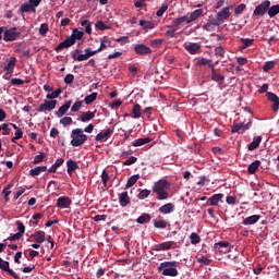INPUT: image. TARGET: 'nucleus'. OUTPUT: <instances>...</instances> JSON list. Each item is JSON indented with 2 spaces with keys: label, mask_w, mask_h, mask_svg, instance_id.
<instances>
[{
  "label": "nucleus",
  "mask_w": 279,
  "mask_h": 279,
  "mask_svg": "<svg viewBox=\"0 0 279 279\" xmlns=\"http://www.w3.org/2000/svg\"><path fill=\"white\" fill-rule=\"evenodd\" d=\"M78 52H80V50H76V52L72 53L73 60H77V62H84V61L88 60L89 57L86 54V52L84 54L77 56Z\"/></svg>",
  "instance_id": "f704fd0d"
},
{
  "label": "nucleus",
  "mask_w": 279,
  "mask_h": 279,
  "mask_svg": "<svg viewBox=\"0 0 279 279\" xmlns=\"http://www.w3.org/2000/svg\"><path fill=\"white\" fill-rule=\"evenodd\" d=\"M219 25H221V24H217V20H213V21L207 22L203 26V29H205V32H215L216 27H219Z\"/></svg>",
  "instance_id": "5701e85b"
},
{
  "label": "nucleus",
  "mask_w": 279,
  "mask_h": 279,
  "mask_svg": "<svg viewBox=\"0 0 279 279\" xmlns=\"http://www.w3.org/2000/svg\"><path fill=\"white\" fill-rule=\"evenodd\" d=\"M61 125L66 128V125H71L73 123V118L72 117H64L60 120Z\"/></svg>",
  "instance_id": "5fc2aeb1"
},
{
  "label": "nucleus",
  "mask_w": 279,
  "mask_h": 279,
  "mask_svg": "<svg viewBox=\"0 0 279 279\" xmlns=\"http://www.w3.org/2000/svg\"><path fill=\"white\" fill-rule=\"evenodd\" d=\"M279 14V4H275L272 7H268V16H270V19H274V16H278Z\"/></svg>",
  "instance_id": "e433bc0d"
},
{
  "label": "nucleus",
  "mask_w": 279,
  "mask_h": 279,
  "mask_svg": "<svg viewBox=\"0 0 279 279\" xmlns=\"http://www.w3.org/2000/svg\"><path fill=\"white\" fill-rule=\"evenodd\" d=\"M138 160V158L131 156L129 159H126L123 165L126 167H130L132 165H135V162Z\"/></svg>",
  "instance_id": "bf43d9fd"
},
{
  "label": "nucleus",
  "mask_w": 279,
  "mask_h": 279,
  "mask_svg": "<svg viewBox=\"0 0 279 279\" xmlns=\"http://www.w3.org/2000/svg\"><path fill=\"white\" fill-rule=\"evenodd\" d=\"M137 223H149L151 221V216L149 214H143L136 219Z\"/></svg>",
  "instance_id": "4c0bfd02"
},
{
  "label": "nucleus",
  "mask_w": 279,
  "mask_h": 279,
  "mask_svg": "<svg viewBox=\"0 0 279 279\" xmlns=\"http://www.w3.org/2000/svg\"><path fill=\"white\" fill-rule=\"evenodd\" d=\"M20 34L21 33H19L16 31V27L9 28L3 34V40L5 43H12V41L16 40V38H19Z\"/></svg>",
  "instance_id": "6e6552de"
},
{
  "label": "nucleus",
  "mask_w": 279,
  "mask_h": 279,
  "mask_svg": "<svg viewBox=\"0 0 279 279\" xmlns=\"http://www.w3.org/2000/svg\"><path fill=\"white\" fill-rule=\"evenodd\" d=\"M86 134H84V131H82V129H75L72 131V141H71V145H73V147H80V145H84V143H86Z\"/></svg>",
  "instance_id": "20e7f679"
},
{
  "label": "nucleus",
  "mask_w": 279,
  "mask_h": 279,
  "mask_svg": "<svg viewBox=\"0 0 279 279\" xmlns=\"http://www.w3.org/2000/svg\"><path fill=\"white\" fill-rule=\"evenodd\" d=\"M190 240L192 245H197V243H199L202 241V238H199V235L195 232L191 233L190 235Z\"/></svg>",
  "instance_id": "de8ad7c7"
},
{
  "label": "nucleus",
  "mask_w": 279,
  "mask_h": 279,
  "mask_svg": "<svg viewBox=\"0 0 279 279\" xmlns=\"http://www.w3.org/2000/svg\"><path fill=\"white\" fill-rule=\"evenodd\" d=\"M211 80L213 82H218V84H222L226 80L225 75H221L215 71V68L211 65Z\"/></svg>",
  "instance_id": "4be33fe9"
},
{
  "label": "nucleus",
  "mask_w": 279,
  "mask_h": 279,
  "mask_svg": "<svg viewBox=\"0 0 279 279\" xmlns=\"http://www.w3.org/2000/svg\"><path fill=\"white\" fill-rule=\"evenodd\" d=\"M258 167H260V161L258 160L253 161L247 168L248 173H256V171L258 170Z\"/></svg>",
  "instance_id": "58836bf2"
},
{
  "label": "nucleus",
  "mask_w": 279,
  "mask_h": 279,
  "mask_svg": "<svg viewBox=\"0 0 279 279\" xmlns=\"http://www.w3.org/2000/svg\"><path fill=\"white\" fill-rule=\"evenodd\" d=\"M267 97H268V100L271 101V104H272V107H271L272 112H278V110H279V97H278V95H276L274 93H268Z\"/></svg>",
  "instance_id": "dca6fc26"
},
{
  "label": "nucleus",
  "mask_w": 279,
  "mask_h": 279,
  "mask_svg": "<svg viewBox=\"0 0 279 279\" xmlns=\"http://www.w3.org/2000/svg\"><path fill=\"white\" fill-rule=\"evenodd\" d=\"M151 194L149 190H142L138 194V199H147V196Z\"/></svg>",
  "instance_id": "13d9d810"
},
{
  "label": "nucleus",
  "mask_w": 279,
  "mask_h": 279,
  "mask_svg": "<svg viewBox=\"0 0 279 279\" xmlns=\"http://www.w3.org/2000/svg\"><path fill=\"white\" fill-rule=\"evenodd\" d=\"M73 45H75V40L72 39L71 36H69L54 48V51H62V49H69V47H73Z\"/></svg>",
  "instance_id": "9d476101"
},
{
  "label": "nucleus",
  "mask_w": 279,
  "mask_h": 279,
  "mask_svg": "<svg viewBox=\"0 0 279 279\" xmlns=\"http://www.w3.org/2000/svg\"><path fill=\"white\" fill-rule=\"evenodd\" d=\"M66 167H68L66 172H68L69 175H73V172L77 171V169H80V166L73 159H69L66 161Z\"/></svg>",
  "instance_id": "a211bd4d"
},
{
  "label": "nucleus",
  "mask_w": 279,
  "mask_h": 279,
  "mask_svg": "<svg viewBox=\"0 0 279 279\" xmlns=\"http://www.w3.org/2000/svg\"><path fill=\"white\" fill-rule=\"evenodd\" d=\"M275 66H276V63L274 61H268L264 64L263 71L264 73H269V71L274 70Z\"/></svg>",
  "instance_id": "49530a36"
},
{
  "label": "nucleus",
  "mask_w": 279,
  "mask_h": 279,
  "mask_svg": "<svg viewBox=\"0 0 279 279\" xmlns=\"http://www.w3.org/2000/svg\"><path fill=\"white\" fill-rule=\"evenodd\" d=\"M82 27H85V32L87 34H93V23L88 20H84L81 22Z\"/></svg>",
  "instance_id": "c9c22d12"
},
{
  "label": "nucleus",
  "mask_w": 279,
  "mask_h": 279,
  "mask_svg": "<svg viewBox=\"0 0 279 279\" xmlns=\"http://www.w3.org/2000/svg\"><path fill=\"white\" fill-rule=\"evenodd\" d=\"M71 104H73L72 100L65 101L64 105L61 106V107L59 108V110L54 112L56 117H58V119H62V117H63L64 114H66V112H69V108H71Z\"/></svg>",
  "instance_id": "2eb2a0df"
},
{
  "label": "nucleus",
  "mask_w": 279,
  "mask_h": 279,
  "mask_svg": "<svg viewBox=\"0 0 279 279\" xmlns=\"http://www.w3.org/2000/svg\"><path fill=\"white\" fill-rule=\"evenodd\" d=\"M20 138H23V130L17 129L15 131L14 137L11 141L12 143H16V141H20Z\"/></svg>",
  "instance_id": "6e6d98bb"
},
{
  "label": "nucleus",
  "mask_w": 279,
  "mask_h": 279,
  "mask_svg": "<svg viewBox=\"0 0 279 279\" xmlns=\"http://www.w3.org/2000/svg\"><path fill=\"white\" fill-rule=\"evenodd\" d=\"M62 94V89L58 88L57 90L50 93V94H47V98L48 99H58V97H60V95Z\"/></svg>",
  "instance_id": "09e8293b"
},
{
  "label": "nucleus",
  "mask_w": 279,
  "mask_h": 279,
  "mask_svg": "<svg viewBox=\"0 0 279 279\" xmlns=\"http://www.w3.org/2000/svg\"><path fill=\"white\" fill-rule=\"evenodd\" d=\"M175 245V242L173 241H168L159 244V250H162L163 252L167 250H171Z\"/></svg>",
  "instance_id": "79ce46f5"
},
{
  "label": "nucleus",
  "mask_w": 279,
  "mask_h": 279,
  "mask_svg": "<svg viewBox=\"0 0 279 279\" xmlns=\"http://www.w3.org/2000/svg\"><path fill=\"white\" fill-rule=\"evenodd\" d=\"M230 10H233V7L232 5H229V7H225L221 9V11H219L216 15V24L217 25H223V23H226V21H228L231 16V12Z\"/></svg>",
  "instance_id": "39448f33"
},
{
  "label": "nucleus",
  "mask_w": 279,
  "mask_h": 279,
  "mask_svg": "<svg viewBox=\"0 0 279 279\" xmlns=\"http://www.w3.org/2000/svg\"><path fill=\"white\" fill-rule=\"evenodd\" d=\"M245 3H241L234 9V14L239 16V14H243V11L245 10Z\"/></svg>",
  "instance_id": "4d7b16f0"
},
{
  "label": "nucleus",
  "mask_w": 279,
  "mask_h": 279,
  "mask_svg": "<svg viewBox=\"0 0 279 279\" xmlns=\"http://www.w3.org/2000/svg\"><path fill=\"white\" fill-rule=\"evenodd\" d=\"M20 12L21 14H23L24 12H36V9L29 2H25L21 5Z\"/></svg>",
  "instance_id": "7c9ffc66"
},
{
  "label": "nucleus",
  "mask_w": 279,
  "mask_h": 279,
  "mask_svg": "<svg viewBox=\"0 0 279 279\" xmlns=\"http://www.w3.org/2000/svg\"><path fill=\"white\" fill-rule=\"evenodd\" d=\"M134 51L138 56H147L151 53V48H149L148 46H145V44H137L134 47Z\"/></svg>",
  "instance_id": "ddd939ff"
},
{
  "label": "nucleus",
  "mask_w": 279,
  "mask_h": 279,
  "mask_svg": "<svg viewBox=\"0 0 279 279\" xmlns=\"http://www.w3.org/2000/svg\"><path fill=\"white\" fill-rule=\"evenodd\" d=\"M0 269H2V271H7L8 274H10V276H12V278L14 279H21V277H19L17 274L10 268V263L3 260L1 257H0Z\"/></svg>",
  "instance_id": "9b49d317"
},
{
  "label": "nucleus",
  "mask_w": 279,
  "mask_h": 279,
  "mask_svg": "<svg viewBox=\"0 0 279 279\" xmlns=\"http://www.w3.org/2000/svg\"><path fill=\"white\" fill-rule=\"evenodd\" d=\"M32 236L36 243H45V232L37 231Z\"/></svg>",
  "instance_id": "473e14b6"
},
{
  "label": "nucleus",
  "mask_w": 279,
  "mask_h": 279,
  "mask_svg": "<svg viewBox=\"0 0 279 279\" xmlns=\"http://www.w3.org/2000/svg\"><path fill=\"white\" fill-rule=\"evenodd\" d=\"M82 104H83L82 100L74 102L71 108V112H80V110H82Z\"/></svg>",
  "instance_id": "864d4df0"
},
{
  "label": "nucleus",
  "mask_w": 279,
  "mask_h": 279,
  "mask_svg": "<svg viewBox=\"0 0 279 279\" xmlns=\"http://www.w3.org/2000/svg\"><path fill=\"white\" fill-rule=\"evenodd\" d=\"M133 119H141V105L136 104L133 107Z\"/></svg>",
  "instance_id": "8fccbe9b"
},
{
  "label": "nucleus",
  "mask_w": 279,
  "mask_h": 279,
  "mask_svg": "<svg viewBox=\"0 0 279 279\" xmlns=\"http://www.w3.org/2000/svg\"><path fill=\"white\" fill-rule=\"evenodd\" d=\"M92 119H95V112L87 111L83 112L78 118L77 121H82V123H86L87 121H92Z\"/></svg>",
  "instance_id": "412c9836"
},
{
  "label": "nucleus",
  "mask_w": 279,
  "mask_h": 279,
  "mask_svg": "<svg viewBox=\"0 0 279 279\" xmlns=\"http://www.w3.org/2000/svg\"><path fill=\"white\" fill-rule=\"evenodd\" d=\"M260 141H263V137L256 136L253 138V142L248 145V151H254L260 145Z\"/></svg>",
  "instance_id": "c756f323"
},
{
  "label": "nucleus",
  "mask_w": 279,
  "mask_h": 279,
  "mask_svg": "<svg viewBox=\"0 0 279 279\" xmlns=\"http://www.w3.org/2000/svg\"><path fill=\"white\" fill-rule=\"evenodd\" d=\"M169 29L166 32V36H169L170 38H174L175 37V32H178V29H180V26H178L177 23H174L171 26H168Z\"/></svg>",
  "instance_id": "cd10ccee"
},
{
  "label": "nucleus",
  "mask_w": 279,
  "mask_h": 279,
  "mask_svg": "<svg viewBox=\"0 0 279 279\" xmlns=\"http://www.w3.org/2000/svg\"><path fill=\"white\" fill-rule=\"evenodd\" d=\"M47 32H49V24L44 23L39 27V34L40 36H47Z\"/></svg>",
  "instance_id": "3c124183"
},
{
  "label": "nucleus",
  "mask_w": 279,
  "mask_h": 279,
  "mask_svg": "<svg viewBox=\"0 0 279 279\" xmlns=\"http://www.w3.org/2000/svg\"><path fill=\"white\" fill-rule=\"evenodd\" d=\"M97 100V93H92L90 95L86 96L84 101L86 106H90L94 101Z\"/></svg>",
  "instance_id": "c03bdc74"
},
{
  "label": "nucleus",
  "mask_w": 279,
  "mask_h": 279,
  "mask_svg": "<svg viewBox=\"0 0 279 279\" xmlns=\"http://www.w3.org/2000/svg\"><path fill=\"white\" fill-rule=\"evenodd\" d=\"M201 16H204V10L196 9L193 12H189L187 14L180 16L174 20V23L180 27L183 23H186V25H191V23H195L197 19Z\"/></svg>",
  "instance_id": "f257e3e1"
},
{
  "label": "nucleus",
  "mask_w": 279,
  "mask_h": 279,
  "mask_svg": "<svg viewBox=\"0 0 279 279\" xmlns=\"http://www.w3.org/2000/svg\"><path fill=\"white\" fill-rule=\"evenodd\" d=\"M112 132V129H107L105 132L98 133L95 141H104L105 138H108V136H111Z\"/></svg>",
  "instance_id": "a878e982"
},
{
  "label": "nucleus",
  "mask_w": 279,
  "mask_h": 279,
  "mask_svg": "<svg viewBox=\"0 0 279 279\" xmlns=\"http://www.w3.org/2000/svg\"><path fill=\"white\" fill-rule=\"evenodd\" d=\"M226 53V50L223 49V47L218 46L215 49V54L219 56L220 58H223V54Z\"/></svg>",
  "instance_id": "0e129e2a"
},
{
  "label": "nucleus",
  "mask_w": 279,
  "mask_h": 279,
  "mask_svg": "<svg viewBox=\"0 0 279 279\" xmlns=\"http://www.w3.org/2000/svg\"><path fill=\"white\" fill-rule=\"evenodd\" d=\"M119 202L121 206H128L130 204V197L128 196V192H122L120 194Z\"/></svg>",
  "instance_id": "72a5a7b5"
},
{
  "label": "nucleus",
  "mask_w": 279,
  "mask_h": 279,
  "mask_svg": "<svg viewBox=\"0 0 279 279\" xmlns=\"http://www.w3.org/2000/svg\"><path fill=\"white\" fill-rule=\"evenodd\" d=\"M242 43V49H247V47H251L252 43H254V39H250V38H242L241 39Z\"/></svg>",
  "instance_id": "603ef678"
},
{
  "label": "nucleus",
  "mask_w": 279,
  "mask_h": 279,
  "mask_svg": "<svg viewBox=\"0 0 279 279\" xmlns=\"http://www.w3.org/2000/svg\"><path fill=\"white\" fill-rule=\"evenodd\" d=\"M70 37L74 40V43L76 40H82V38H84V33L80 29H73L72 34L70 35Z\"/></svg>",
  "instance_id": "2f4dec72"
},
{
  "label": "nucleus",
  "mask_w": 279,
  "mask_h": 279,
  "mask_svg": "<svg viewBox=\"0 0 279 279\" xmlns=\"http://www.w3.org/2000/svg\"><path fill=\"white\" fill-rule=\"evenodd\" d=\"M185 49L186 51H189V53H191L192 56H195V53H197V51H199L202 47L199 46V44H190L185 46Z\"/></svg>",
  "instance_id": "393cba45"
},
{
  "label": "nucleus",
  "mask_w": 279,
  "mask_h": 279,
  "mask_svg": "<svg viewBox=\"0 0 279 279\" xmlns=\"http://www.w3.org/2000/svg\"><path fill=\"white\" fill-rule=\"evenodd\" d=\"M11 186H12V184H9L8 187L2 191V193H3V195H4L5 202H10V193H12V192L10 191V187H11Z\"/></svg>",
  "instance_id": "e2e57ef3"
},
{
  "label": "nucleus",
  "mask_w": 279,
  "mask_h": 279,
  "mask_svg": "<svg viewBox=\"0 0 279 279\" xmlns=\"http://www.w3.org/2000/svg\"><path fill=\"white\" fill-rule=\"evenodd\" d=\"M7 64H4L3 70L5 71L7 75H12L14 73V69L16 68V57H11L5 59Z\"/></svg>",
  "instance_id": "1a4fd4ad"
},
{
  "label": "nucleus",
  "mask_w": 279,
  "mask_h": 279,
  "mask_svg": "<svg viewBox=\"0 0 279 279\" xmlns=\"http://www.w3.org/2000/svg\"><path fill=\"white\" fill-rule=\"evenodd\" d=\"M155 228H158L159 230H165L167 228V220H154Z\"/></svg>",
  "instance_id": "a18cd8bd"
},
{
  "label": "nucleus",
  "mask_w": 279,
  "mask_h": 279,
  "mask_svg": "<svg viewBox=\"0 0 279 279\" xmlns=\"http://www.w3.org/2000/svg\"><path fill=\"white\" fill-rule=\"evenodd\" d=\"M197 260L202 265H210V259H208L207 257L201 256V257H197Z\"/></svg>",
  "instance_id": "774afa93"
},
{
  "label": "nucleus",
  "mask_w": 279,
  "mask_h": 279,
  "mask_svg": "<svg viewBox=\"0 0 279 279\" xmlns=\"http://www.w3.org/2000/svg\"><path fill=\"white\" fill-rule=\"evenodd\" d=\"M223 199V194H215L209 198L210 206H217Z\"/></svg>",
  "instance_id": "c85d7f7f"
},
{
  "label": "nucleus",
  "mask_w": 279,
  "mask_h": 279,
  "mask_svg": "<svg viewBox=\"0 0 279 279\" xmlns=\"http://www.w3.org/2000/svg\"><path fill=\"white\" fill-rule=\"evenodd\" d=\"M173 210H175V205L172 203L165 204L159 208V213H161V215H170Z\"/></svg>",
  "instance_id": "6ab92c4d"
},
{
  "label": "nucleus",
  "mask_w": 279,
  "mask_h": 279,
  "mask_svg": "<svg viewBox=\"0 0 279 279\" xmlns=\"http://www.w3.org/2000/svg\"><path fill=\"white\" fill-rule=\"evenodd\" d=\"M260 221L259 215H253L243 220V226H254V223H258Z\"/></svg>",
  "instance_id": "aec40b11"
},
{
  "label": "nucleus",
  "mask_w": 279,
  "mask_h": 279,
  "mask_svg": "<svg viewBox=\"0 0 279 279\" xmlns=\"http://www.w3.org/2000/svg\"><path fill=\"white\" fill-rule=\"evenodd\" d=\"M270 5H271V1H269V0L263 1L253 11V16H265V14H267Z\"/></svg>",
  "instance_id": "423d86ee"
},
{
  "label": "nucleus",
  "mask_w": 279,
  "mask_h": 279,
  "mask_svg": "<svg viewBox=\"0 0 279 279\" xmlns=\"http://www.w3.org/2000/svg\"><path fill=\"white\" fill-rule=\"evenodd\" d=\"M56 106H58V100H45L37 108V112H51V110H56Z\"/></svg>",
  "instance_id": "0eeeda50"
},
{
  "label": "nucleus",
  "mask_w": 279,
  "mask_h": 279,
  "mask_svg": "<svg viewBox=\"0 0 279 279\" xmlns=\"http://www.w3.org/2000/svg\"><path fill=\"white\" fill-rule=\"evenodd\" d=\"M110 47V40H108L106 37L100 39V47L97 49L98 53L99 51H104V49H108Z\"/></svg>",
  "instance_id": "a19ab883"
},
{
  "label": "nucleus",
  "mask_w": 279,
  "mask_h": 279,
  "mask_svg": "<svg viewBox=\"0 0 279 279\" xmlns=\"http://www.w3.org/2000/svg\"><path fill=\"white\" fill-rule=\"evenodd\" d=\"M75 80V76L73 74H68L65 77H64V82L65 84H73Z\"/></svg>",
  "instance_id": "338daca9"
},
{
  "label": "nucleus",
  "mask_w": 279,
  "mask_h": 279,
  "mask_svg": "<svg viewBox=\"0 0 279 279\" xmlns=\"http://www.w3.org/2000/svg\"><path fill=\"white\" fill-rule=\"evenodd\" d=\"M250 125H252V122H248L246 124H243L242 122L241 123H235L233 126H232V130L231 132L233 134L238 133V134H243L244 132H246V130H250Z\"/></svg>",
  "instance_id": "f8f14e48"
},
{
  "label": "nucleus",
  "mask_w": 279,
  "mask_h": 279,
  "mask_svg": "<svg viewBox=\"0 0 279 279\" xmlns=\"http://www.w3.org/2000/svg\"><path fill=\"white\" fill-rule=\"evenodd\" d=\"M140 25L143 29H154V22L151 21L141 20Z\"/></svg>",
  "instance_id": "37998d69"
},
{
  "label": "nucleus",
  "mask_w": 279,
  "mask_h": 279,
  "mask_svg": "<svg viewBox=\"0 0 279 279\" xmlns=\"http://www.w3.org/2000/svg\"><path fill=\"white\" fill-rule=\"evenodd\" d=\"M169 10V5L168 4H162L160 7V9L157 11V16H162V14H165V12Z\"/></svg>",
  "instance_id": "69168bd1"
},
{
  "label": "nucleus",
  "mask_w": 279,
  "mask_h": 279,
  "mask_svg": "<svg viewBox=\"0 0 279 279\" xmlns=\"http://www.w3.org/2000/svg\"><path fill=\"white\" fill-rule=\"evenodd\" d=\"M46 156L45 154H39L37 156H35L34 158V165H40V162H43L45 160Z\"/></svg>",
  "instance_id": "052dcab7"
},
{
  "label": "nucleus",
  "mask_w": 279,
  "mask_h": 279,
  "mask_svg": "<svg viewBox=\"0 0 279 279\" xmlns=\"http://www.w3.org/2000/svg\"><path fill=\"white\" fill-rule=\"evenodd\" d=\"M73 204L68 196H61L57 199V208H69Z\"/></svg>",
  "instance_id": "f3484780"
},
{
  "label": "nucleus",
  "mask_w": 279,
  "mask_h": 279,
  "mask_svg": "<svg viewBox=\"0 0 279 279\" xmlns=\"http://www.w3.org/2000/svg\"><path fill=\"white\" fill-rule=\"evenodd\" d=\"M141 179V175L138 174H134L132 175L126 183V189H131V186H134V184H136V182H138V180Z\"/></svg>",
  "instance_id": "ea45409f"
},
{
  "label": "nucleus",
  "mask_w": 279,
  "mask_h": 279,
  "mask_svg": "<svg viewBox=\"0 0 279 279\" xmlns=\"http://www.w3.org/2000/svg\"><path fill=\"white\" fill-rule=\"evenodd\" d=\"M147 143H151V138L149 137L137 138L132 143V145L133 147H143V145H147Z\"/></svg>",
  "instance_id": "b1692460"
},
{
  "label": "nucleus",
  "mask_w": 279,
  "mask_h": 279,
  "mask_svg": "<svg viewBox=\"0 0 279 279\" xmlns=\"http://www.w3.org/2000/svg\"><path fill=\"white\" fill-rule=\"evenodd\" d=\"M169 189V182L166 180H159L155 182L153 186V193H156L158 195L157 199L162 201L167 199L169 197V193H167Z\"/></svg>",
  "instance_id": "7ed1b4c3"
},
{
  "label": "nucleus",
  "mask_w": 279,
  "mask_h": 279,
  "mask_svg": "<svg viewBox=\"0 0 279 279\" xmlns=\"http://www.w3.org/2000/svg\"><path fill=\"white\" fill-rule=\"evenodd\" d=\"M95 27L96 29H100V32H104L109 28L107 25L104 24L102 21L96 22Z\"/></svg>",
  "instance_id": "680f3d73"
},
{
  "label": "nucleus",
  "mask_w": 279,
  "mask_h": 279,
  "mask_svg": "<svg viewBox=\"0 0 279 279\" xmlns=\"http://www.w3.org/2000/svg\"><path fill=\"white\" fill-rule=\"evenodd\" d=\"M215 250L220 254H228L230 252V243L226 241H220L215 244Z\"/></svg>",
  "instance_id": "4468645a"
},
{
  "label": "nucleus",
  "mask_w": 279,
  "mask_h": 279,
  "mask_svg": "<svg viewBox=\"0 0 279 279\" xmlns=\"http://www.w3.org/2000/svg\"><path fill=\"white\" fill-rule=\"evenodd\" d=\"M158 271L161 276L175 278V276H178V262H163L159 265Z\"/></svg>",
  "instance_id": "f03ea898"
},
{
  "label": "nucleus",
  "mask_w": 279,
  "mask_h": 279,
  "mask_svg": "<svg viewBox=\"0 0 279 279\" xmlns=\"http://www.w3.org/2000/svg\"><path fill=\"white\" fill-rule=\"evenodd\" d=\"M47 171V167L46 166H39V167H36L34 169H32L29 171V175H32L33 178H36V175H40V173Z\"/></svg>",
  "instance_id": "bb28decb"
}]
</instances>
